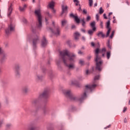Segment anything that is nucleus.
<instances>
[{
  "mask_svg": "<svg viewBox=\"0 0 130 130\" xmlns=\"http://www.w3.org/2000/svg\"><path fill=\"white\" fill-rule=\"evenodd\" d=\"M90 20H91V16H87V18H86V21L87 22H89V21H90Z\"/></svg>",
  "mask_w": 130,
  "mask_h": 130,
  "instance_id": "nucleus-34",
  "label": "nucleus"
},
{
  "mask_svg": "<svg viewBox=\"0 0 130 130\" xmlns=\"http://www.w3.org/2000/svg\"><path fill=\"white\" fill-rule=\"evenodd\" d=\"M79 3H77L76 4V6H79Z\"/></svg>",
  "mask_w": 130,
  "mask_h": 130,
  "instance_id": "nucleus-60",
  "label": "nucleus"
},
{
  "mask_svg": "<svg viewBox=\"0 0 130 130\" xmlns=\"http://www.w3.org/2000/svg\"><path fill=\"white\" fill-rule=\"evenodd\" d=\"M41 45L42 47H45L46 45H47V41L45 38V37H43V40L42 41Z\"/></svg>",
  "mask_w": 130,
  "mask_h": 130,
  "instance_id": "nucleus-14",
  "label": "nucleus"
},
{
  "mask_svg": "<svg viewBox=\"0 0 130 130\" xmlns=\"http://www.w3.org/2000/svg\"><path fill=\"white\" fill-rule=\"evenodd\" d=\"M78 54H83V52H82L81 51H79Z\"/></svg>",
  "mask_w": 130,
  "mask_h": 130,
  "instance_id": "nucleus-50",
  "label": "nucleus"
},
{
  "mask_svg": "<svg viewBox=\"0 0 130 130\" xmlns=\"http://www.w3.org/2000/svg\"><path fill=\"white\" fill-rule=\"evenodd\" d=\"M106 52V48H103L102 49V53H104V52Z\"/></svg>",
  "mask_w": 130,
  "mask_h": 130,
  "instance_id": "nucleus-37",
  "label": "nucleus"
},
{
  "mask_svg": "<svg viewBox=\"0 0 130 130\" xmlns=\"http://www.w3.org/2000/svg\"><path fill=\"white\" fill-rule=\"evenodd\" d=\"M12 11H13V7H12V5H11L8 8V17H10L11 16V14H12Z\"/></svg>",
  "mask_w": 130,
  "mask_h": 130,
  "instance_id": "nucleus-19",
  "label": "nucleus"
},
{
  "mask_svg": "<svg viewBox=\"0 0 130 130\" xmlns=\"http://www.w3.org/2000/svg\"><path fill=\"white\" fill-rule=\"evenodd\" d=\"M7 59V54L3 53L2 55V57L1 59V62H4L5 60Z\"/></svg>",
  "mask_w": 130,
  "mask_h": 130,
  "instance_id": "nucleus-17",
  "label": "nucleus"
},
{
  "mask_svg": "<svg viewBox=\"0 0 130 130\" xmlns=\"http://www.w3.org/2000/svg\"><path fill=\"white\" fill-rule=\"evenodd\" d=\"M81 21L82 22V26L83 27H85V26L86 25V22L85 21V19H82L81 20Z\"/></svg>",
  "mask_w": 130,
  "mask_h": 130,
  "instance_id": "nucleus-24",
  "label": "nucleus"
},
{
  "mask_svg": "<svg viewBox=\"0 0 130 130\" xmlns=\"http://www.w3.org/2000/svg\"><path fill=\"white\" fill-rule=\"evenodd\" d=\"M43 75H41L40 74H36L35 76V80L37 83H39L42 81L43 80Z\"/></svg>",
  "mask_w": 130,
  "mask_h": 130,
  "instance_id": "nucleus-9",
  "label": "nucleus"
},
{
  "mask_svg": "<svg viewBox=\"0 0 130 130\" xmlns=\"http://www.w3.org/2000/svg\"><path fill=\"white\" fill-rule=\"evenodd\" d=\"M54 5H55V3L53 1H51L48 5V8H50V9H52V10H53V13H55V11L54 9Z\"/></svg>",
  "mask_w": 130,
  "mask_h": 130,
  "instance_id": "nucleus-12",
  "label": "nucleus"
},
{
  "mask_svg": "<svg viewBox=\"0 0 130 130\" xmlns=\"http://www.w3.org/2000/svg\"><path fill=\"white\" fill-rule=\"evenodd\" d=\"M111 15H112V12H110V13L109 14V17H110V16H111Z\"/></svg>",
  "mask_w": 130,
  "mask_h": 130,
  "instance_id": "nucleus-54",
  "label": "nucleus"
},
{
  "mask_svg": "<svg viewBox=\"0 0 130 130\" xmlns=\"http://www.w3.org/2000/svg\"><path fill=\"white\" fill-rule=\"evenodd\" d=\"M48 95H49V89L47 88L45 89L44 92L39 95L38 100H35L32 102V104H36V103H37L39 100L42 99V98H47V97H48Z\"/></svg>",
  "mask_w": 130,
  "mask_h": 130,
  "instance_id": "nucleus-4",
  "label": "nucleus"
},
{
  "mask_svg": "<svg viewBox=\"0 0 130 130\" xmlns=\"http://www.w3.org/2000/svg\"><path fill=\"white\" fill-rule=\"evenodd\" d=\"M99 52H100V50L99 48H97L95 50V61L96 62L95 70H96V71H99V72H101V71H102V63H103V61L99 56Z\"/></svg>",
  "mask_w": 130,
  "mask_h": 130,
  "instance_id": "nucleus-3",
  "label": "nucleus"
},
{
  "mask_svg": "<svg viewBox=\"0 0 130 130\" xmlns=\"http://www.w3.org/2000/svg\"><path fill=\"white\" fill-rule=\"evenodd\" d=\"M107 46L109 47V48H110V49H111V45H110V44H109V42L108 43Z\"/></svg>",
  "mask_w": 130,
  "mask_h": 130,
  "instance_id": "nucleus-41",
  "label": "nucleus"
},
{
  "mask_svg": "<svg viewBox=\"0 0 130 130\" xmlns=\"http://www.w3.org/2000/svg\"><path fill=\"white\" fill-rule=\"evenodd\" d=\"M47 16H48L49 17H50V14H49V13L47 12Z\"/></svg>",
  "mask_w": 130,
  "mask_h": 130,
  "instance_id": "nucleus-57",
  "label": "nucleus"
},
{
  "mask_svg": "<svg viewBox=\"0 0 130 130\" xmlns=\"http://www.w3.org/2000/svg\"><path fill=\"white\" fill-rule=\"evenodd\" d=\"M91 56H88L87 57V58H88V59H90L91 58Z\"/></svg>",
  "mask_w": 130,
  "mask_h": 130,
  "instance_id": "nucleus-56",
  "label": "nucleus"
},
{
  "mask_svg": "<svg viewBox=\"0 0 130 130\" xmlns=\"http://www.w3.org/2000/svg\"><path fill=\"white\" fill-rule=\"evenodd\" d=\"M3 50L0 48V54H3Z\"/></svg>",
  "mask_w": 130,
  "mask_h": 130,
  "instance_id": "nucleus-48",
  "label": "nucleus"
},
{
  "mask_svg": "<svg viewBox=\"0 0 130 130\" xmlns=\"http://www.w3.org/2000/svg\"><path fill=\"white\" fill-rule=\"evenodd\" d=\"M99 18H100L99 14H96V19L97 21H99Z\"/></svg>",
  "mask_w": 130,
  "mask_h": 130,
  "instance_id": "nucleus-39",
  "label": "nucleus"
},
{
  "mask_svg": "<svg viewBox=\"0 0 130 130\" xmlns=\"http://www.w3.org/2000/svg\"><path fill=\"white\" fill-rule=\"evenodd\" d=\"M12 126V124H7L6 125V127H7V128H10V127H11Z\"/></svg>",
  "mask_w": 130,
  "mask_h": 130,
  "instance_id": "nucleus-36",
  "label": "nucleus"
},
{
  "mask_svg": "<svg viewBox=\"0 0 130 130\" xmlns=\"http://www.w3.org/2000/svg\"><path fill=\"white\" fill-rule=\"evenodd\" d=\"M95 30H93L92 29L89 30L88 31V34H89V35H92L93 34V33H94V31Z\"/></svg>",
  "mask_w": 130,
  "mask_h": 130,
  "instance_id": "nucleus-29",
  "label": "nucleus"
},
{
  "mask_svg": "<svg viewBox=\"0 0 130 130\" xmlns=\"http://www.w3.org/2000/svg\"><path fill=\"white\" fill-rule=\"evenodd\" d=\"M72 85H76V84H78V80H72Z\"/></svg>",
  "mask_w": 130,
  "mask_h": 130,
  "instance_id": "nucleus-28",
  "label": "nucleus"
},
{
  "mask_svg": "<svg viewBox=\"0 0 130 130\" xmlns=\"http://www.w3.org/2000/svg\"><path fill=\"white\" fill-rule=\"evenodd\" d=\"M91 46H92L93 47H95V43H94V42H92L91 43Z\"/></svg>",
  "mask_w": 130,
  "mask_h": 130,
  "instance_id": "nucleus-44",
  "label": "nucleus"
},
{
  "mask_svg": "<svg viewBox=\"0 0 130 130\" xmlns=\"http://www.w3.org/2000/svg\"><path fill=\"white\" fill-rule=\"evenodd\" d=\"M35 13L38 18L37 26L39 29H40L42 27V16H41V14L40 13V10H36Z\"/></svg>",
  "mask_w": 130,
  "mask_h": 130,
  "instance_id": "nucleus-5",
  "label": "nucleus"
},
{
  "mask_svg": "<svg viewBox=\"0 0 130 130\" xmlns=\"http://www.w3.org/2000/svg\"><path fill=\"white\" fill-rule=\"evenodd\" d=\"M114 33H115V31L113 30L110 36V38L112 39L113 38V36H114Z\"/></svg>",
  "mask_w": 130,
  "mask_h": 130,
  "instance_id": "nucleus-33",
  "label": "nucleus"
},
{
  "mask_svg": "<svg viewBox=\"0 0 130 130\" xmlns=\"http://www.w3.org/2000/svg\"><path fill=\"white\" fill-rule=\"evenodd\" d=\"M67 23L68 21L66 19H63L61 21V26L63 27V26H66L67 25Z\"/></svg>",
  "mask_w": 130,
  "mask_h": 130,
  "instance_id": "nucleus-23",
  "label": "nucleus"
},
{
  "mask_svg": "<svg viewBox=\"0 0 130 130\" xmlns=\"http://www.w3.org/2000/svg\"><path fill=\"white\" fill-rule=\"evenodd\" d=\"M28 130H35V127L34 126L30 125L28 127Z\"/></svg>",
  "mask_w": 130,
  "mask_h": 130,
  "instance_id": "nucleus-31",
  "label": "nucleus"
},
{
  "mask_svg": "<svg viewBox=\"0 0 130 130\" xmlns=\"http://www.w3.org/2000/svg\"><path fill=\"white\" fill-rule=\"evenodd\" d=\"M113 23H116V19H115V16H114L113 17Z\"/></svg>",
  "mask_w": 130,
  "mask_h": 130,
  "instance_id": "nucleus-45",
  "label": "nucleus"
},
{
  "mask_svg": "<svg viewBox=\"0 0 130 130\" xmlns=\"http://www.w3.org/2000/svg\"><path fill=\"white\" fill-rule=\"evenodd\" d=\"M104 19H106V20H107L108 19V18H107V17L106 16V14H104Z\"/></svg>",
  "mask_w": 130,
  "mask_h": 130,
  "instance_id": "nucleus-46",
  "label": "nucleus"
},
{
  "mask_svg": "<svg viewBox=\"0 0 130 130\" xmlns=\"http://www.w3.org/2000/svg\"><path fill=\"white\" fill-rule=\"evenodd\" d=\"M82 40H85V37H82Z\"/></svg>",
  "mask_w": 130,
  "mask_h": 130,
  "instance_id": "nucleus-59",
  "label": "nucleus"
},
{
  "mask_svg": "<svg viewBox=\"0 0 130 130\" xmlns=\"http://www.w3.org/2000/svg\"><path fill=\"white\" fill-rule=\"evenodd\" d=\"M22 2H27V0H21Z\"/></svg>",
  "mask_w": 130,
  "mask_h": 130,
  "instance_id": "nucleus-61",
  "label": "nucleus"
},
{
  "mask_svg": "<svg viewBox=\"0 0 130 130\" xmlns=\"http://www.w3.org/2000/svg\"><path fill=\"white\" fill-rule=\"evenodd\" d=\"M50 30L52 33H53V34L56 35V36H58V35H59V33H60V31L59 30V27L58 26H57L56 27V31H53V29L51 28H50Z\"/></svg>",
  "mask_w": 130,
  "mask_h": 130,
  "instance_id": "nucleus-10",
  "label": "nucleus"
},
{
  "mask_svg": "<svg viewBox=\"0 0 130 130\" xmlns=\"http://www.w3.org/2000/svg\"><path fill=\"white\" fill-rule=\"evenodd\" d=\"M74 3H80L78 0H74Z\"/></svg>",
  "mask_w": 130,
  "mask_h": 130,
  "instance_id": "nucleus-52",
  "label": "nucleus"
},
{
  "mask_svg": "<svg viewBox=\"0 0 130 130\" xmlns=\"http://www.w3.org/2000/svg\"><path fill=\"white\" fill-rule=\"evenodd\" d=\"M106 56L107 59H109V58H110V56H111V52L110 51H109L107 52Z\"/></svg>",
  "mask_w": 130,
  "mask_h": 130,
  "instance_id": "nucleus-22",
  "label": "nucleus"
},
{
  "mask_svg": "<svg viewBox=\"0 0 130 130\" xmlns=\"http://www.w3.org/2000/svg\"><path fill=\"white\" fill-rule=\"evenodd\" d=\"M27 4H24L23 7L19 6V10L20 12H24L27 8Z\"/></svg>",
  "mask_w": 130,
  "mask_h": 130,
  "instance_id": "nucleus-16",
  "label": "nucleus"
},
{
  "mask_svg": "<svg viewBox=\"0 0 130 130\" xmlns=\"http://www.w3.org/2000/svg\"><path fill=\"white\" fill-rule=\"evenodd\" d=\"M79 8L78 9V11H79V12H81V11H82V8H81V5L80 4L79 5Z\"/></svg>",
  "mask_w": 130,
  "mask_h": 130,
  "instance_id": "nucleus-43",
  "label": "nucleus"
},
{
  "mask_svg": "<svg viewBox=\"0 0 130 130\" xmlns=\"http://www.w3.org/2000/svg\"><path fill=\"white\" fill-rule=\"evenodd\" d=\"M70 17L71 18H74L75 22H76L77 24L80 23V19H79V17H78V16L75 15L73 13H71L70 14Z\"/></svg>",
  "mask_w": 130,
  "mask_h": 130,
  "instance_id": "nucleus-11",
  "label": "nucleus"
},
{
  "mask_svg": "<svg viewBox=\"0 0 130 130\" xmlns=\"http://www.w3.org/2000/svg\"><path fill=\"white\" fill-rule=\"evenodd\" d=\"M86 75H89V71L88 70H87L86 71Z\"/></svg>",
  "mask_w": 130,
  "mask_h": 130,
  "instance_id": "nucleus-53",
  "label": "nucleus"
},
{
  "mask_svg": "<svg viewBox=\"0 0 130 130\" xmlns=\"http://www.w3.org/2000/svg\"><path fill=\"white\" fill-rule=\"evenodd\" d=\"M97 5H98L97 3H95L94 7H97Z\"/></svg>",
  "mask_w": 130,
  "mask_h": 130,
  "instance_id": "nucleus-58",
  "label": "nucleus"
},
{
  "mask_svg": "<svg viewBox=\"0 0 130 130\" xmlns=\"http://www.w3.org/2000/svg\"><path fill=\"white\" fill-rule=\"evenodd\" d=\"M89 7L93 6V0H88Z\"/></svg>",
  "mask_w": 130,
  "mask_h": 130,
  "instance_id": "nucleus-30",
  "label": "nucleus"
},
{
  "mask_svg": "<svg viewBox=\"0 0 130 130\" xmlns=\"http://www.w3.org/2000/svg\"><path fill=\"white\" fill-rule=\"evenodd\" d=\"M102 55H103V56H105V54L104 53L102 54Z\"/></svg>",
  "mask_w": 130,
  "mask_h": 130,
  "instance_id": "nucleus-63",
  "label": "nucleus"
},
{
  "mask_svg": "<svg viewBox=\"0 0 130 130\" xmlns=\"http://www.w3.org/2000/svg\"><path fill=\"white\" fill-rule=\"evenodd\" d=\"M82 32H83L84 33H85V32H86V30H85V29H81Z\"/></svg>",
  "mask_w": 130,
  "mask_h": 130,
  "instance_id": "nucleus-55",
  "label": "nucleus"
},
{
  "mask_svg": "<svg viewBox=\"0 0 130 130\" xmlns=\"http://www.w3.org/2000/svg\"><path fill=\"white\" fill-rule=\"evenodd\" d=\"M103 13H104V10H103V8H102V7H101L100 8L99 14L101 15L103 14Z\"/></svg>",
  "mask_w": 130,
  "mask_h": 130,
  "instance_id": "nucleus-25",
  "label": "nucleus"
},
{
  "mask_svg": "<svg viewBox=\"0 0 130 130\" xmlns=\"http://www.w3.org/2000/svg\"><path fill=\"white\" fill-rule=\"evenodd\" d=\"M126 110H127V108H126V107H124L123 110V112H125V111H126Z\"/></svg>",
  "mask_w": 130,
  "mask_h": 130,
  "instance_id": "nucleus-40",
  "label": "nucleus"
},
{
  "mask_svg": "<svg viewBox=\"0 0 130 130\" xmlns=\"http://www.w3.org/2000/svg\"><path fill=\"white\" fill-rule=\"evenodd\" d=\"M68 44H70V41L67 42Z\"/></svg>",
  "mask_w": 130,
  "mask_h": 130,
  "instance_id": "nucleus-64",
  "label": "nucleus"
},
{
  "mask_svg": "<svg viewBox=\"0 0 130 130\" xmlns=\"http://www.w3.org/2000/svg\"><path fill=\"white\" fill-rule=\"evenodd\" d=\"M14 30H15V25L11 23L8 26V28L6 29V34L7 35H9V34L11 32H13Z\"/></svg>",
  "mask_w": 130,
  "mask_h": 130,
  "instance_id": "nucleus-6",
  "label": "nucleus"
},
{
  "mask_svg": "<svg viewBox=\"0 0 130 130\" xmlns=\"http://www.w3.org/2000/svg\"><path fill=\"white\" fill-rule=\"evenodd\" d=\"M100 25H101V27L103 28V22H101Z\"/></svg>",
  "mask_w": 130,
  "mask_h": 130,
  "instance_id": "nucleus-49",
  "label": "nucleus"
},
{
  "mask_svg": "<svg viewBox=\"0 0 130 130\" xmlns=\"http://www.w3.org/2000/svg\"><path fill=\"white\" fill-rule=\"evenodd\" d=\"M96 85L93 84L92 85H87L85 86L84 92L82 93L80 98L74 95L71 90H66L63 91V93L66 97L71 101H78L79 102H83L84 99L87 97V93L92 92L93 89L96 88Z\"/></svg>",
  "mask_w": 130,
  "mask_h": 130,
  "instance_id": "nucleus-1",
  "label": "nucleus"
},
{
  "mask_svg": "<svg viewBox=\"0 0 130 130\" xmlns=\"http://www.w3.org/2000/svg\"><path fill=\"white\" fill-rule=\"evenodd\" d=\"M97 36H98V37H102V38H104V37H105V35L103 34V32L99 31L97 34Z\"/></svg>",
  "mask_w": 130,
  "mask_h": 130,
  "instance_id": "nucleus-20",
  "label": "nucleus"
},
{
  "mask_svg": "<svg viewBox=\"0 0 130 130\" xmlns=\"http://www.w3.org/2000/svg\"><path fill=\"white\" fill-rule=\"evenodd\" d=\"M72 29H75V28H76V25H73L72 26Z\"/></svg>",
  "mask_w": 130,
  "mask_h": 130,
  "instance_id": "nucleus-51",
  "label": "nucleus"
},
{
  "mask_svg": "<svg viewBox=\"0 0 130 130\" xmlns=\"http://www.w3.org/2000/svg\"><path fill=\"white\" fill-rule=\"evenodd\" d=\"M20 65L19 64H16L14 67V72L15 76L16 77H19L21 74L20 73Z\"/></svg>",
  "mask_w": 130,
  "mask_h": 130,
  "instance_id": "nucleus-7",
  "label": "nucleus"
},
{
  "mask_svg": "<svg viewBox=\"0 0 130 130\" xmlns=\"http://www.w3.org/2000/svg\"><path fill=\"white\" fill-rule=\"evenodd\" d=\"M32 3L34 4L35 3V0H32Z\"/></svg>",
  "mask_w": 130,
  "mask_h": 130,
  "instance_id": "nucleus-62",
  "label": "nucleus"
},
{
  "mask_svg": "<svg viewBox=\"0 0 130 130\" xmlns=\"http://www.w3.org/2000/svg\"><path fill=\"white\" fill-rule=\"evenodd\" d=\"M60 54L65 66L68 67L70 69L75 68V64H70L71 62H74L75 59H76V55L75 54L70 53L69 50H65L60 52Z\"/></svg>",
  "mask_w": 130,
  "mask_h": 130,
  "instance_id": "nucleus-2",
  "label": "nucleus"
},
{
  "mask_svg": "<svg viewBox=\"0 0 130 130\" xmlns=\"http://www.w3.org/2000/svg\"><path fill=\"white\" fill-rule=\"evenodd\" d=\"M107 29L110 28V20L108 21L107 22Z\"/></svg>",
  "mask_w": 130,
  "mask_h": 130,
  "instance_id": "nucleus-27",
  "label": "nucleus"
},
{
  "mask_svg": "<svg viewBox=\"0 0 130 130\" xmlns=\"http://www.w3.org/2000/svg\"><path fill=\"white\" fill-rule=\"evenodd\" d=\"M83 14H84L85 15H86L87 14V10H86V9H84L83 10Z\"/></svg>",
  "mask_w": 130,
  "mask_h": 130,
  "instance_id": "nucleus-42",
  "label": "nucleus"
},
{
  "mask_svg": "<svg viewBox=\"0 0 130 130\" xmlns=\"http://www.w3.org/2000/svg\"><path fill=\"white\" fill-rule=\"evenodd\" d=\"M100 78V76H95L94 80V81H96V80H99Z\"/></svg>",
  "mask_w": 130,
  "mask_h": 130,
  "instance_id": "nucleus-35",
  "label": "nucleus"
},
{
  "mask_svg": "<svg viewBox=\"0 0 130 130\" xmlns=\"http://www.w3.org/2000/svg\"><path fill=\"white\" fill-rule=\"evenodd\" d=\"M75 39L76 40H78L79 39V37H80V33L76 32L74 35Z\"/></svg>",
  "mask_w": 130,
  "mask_h": 130,
  "instance_id": "nucleus-21",
  "label": "nucleus"
},
{
  "mask_svg": "<svg viewBox=\"0 0 130 130\" xmlns=\"http://www.w3.org/2000/svg\"><path fill=\"white\" fill-rule=\"evenodd\" d=\"M124 123H127V119H126V118H124Z\"/></svg>",
  "mask_w": 130,
  "mask_h": 130,
  "instance_id": "nucleus-47",
  "label": "nucleus"
},
{
  "mask_svg": "<svg viewBox=\"0 0 130 130\" xmlns=\"http://www.w3.org/2000/svg\"><path fill=\"white\" fill-rule=\"evenodd\" d=\"M111 31V28H108V31L107 32L106 37H108L109 36V34H110V31Z\"/></svg>",
  "mask_w": 130,
  "mask_h": 130,
  "instance_id": "nucleus-26",
  "label": "nucleus"
},
{
  "mask_svg": "<svg viewBox=\"0 0 130 130\" xmlns=\"http://www.w3.org/2000/svg\"><path fill=\"white\" fill-rule=\"evenodd\" d=\"M68 12V6L66 5H62V13L61 15L67 13Z\"/></svg>",
  "mask_w": 130,
  "mask_h": 130,
  "instance_id": "nucleus-15",
  "label": "nucleus"
},
{
  "mask_svg": "<svg viewBox=\"0 0 130 130\" xmlns=\"http://www.w3.org/2000/svg\"><path fill=\"white\" fill-rule=\"evenodd\" d=\"M96 25V22L95 21H93L90 23V26L92 28L93 31H96V27L95 26Z\"/></svg>",
  "mask_w": 130,
  "mask_h": 130,
  "instance_id": "nucleus-18",
  "label": "nucleus"
},
{
  "mask_svg": "<svg viewBox=\"0 0 130 130\" xmlns=\"http://www.w3.org/2000/svg\"><path fill=\"white\" fill-rule=\"evenodd\" d=\"M39 43V37L38 36H36L32 41V46L34 48H36L37 46V44Z\"/></svg>",
  "mask_w": 130,
  "mask_h": 130,
  "instance_id": "nucleus-8",
  "label": "nucleus"
},
{
  "mask_svg": "<svg viewBox=\"0 0 130 130\" xmlns=\"http://www.w3.org/2000/svg\"><path fill=\"white\" fill-rule=\"evenodd\" d=\"M21 92L23 94H27L29 92V87L28 86H24L22 88Z\"/></svg>",
  "mask_w": 130,
  "mask_h": 130,
  "instance_id": "nucleus-13",
  "label": "nucleus"
},
{
  "mask_svg": "<svg viewBox=\"0 0 130 130\" xmlns=\"http://www.w3.org/2000/svg\"><path fill=\"white\" fill-rule=\"evenodd\" d=\"M84 60H82V59L79 60V64L83 66V64H84Z\"/></svg>",
  "mask_w": 130,
  "mask_h": 130,
  "instance_id": "nucleus-32",
  "label": "nucleus"
},
{
  "mask_svg": "<svg viewBox=\"0 0 130 130\" xmlns=\"http://www.w3.org/2000/svg\"><path fill=\"white\" fill-rule=\"evenodd\" d=\"M110 127H111V124L107 126L106 127L104 128V129H107V128H110Z\"/></svg>",
  "mask_w": 130,
  "mask_h": 130,
  "instance_id": "nucleus-38",
  "label": "nucleus"
}]
</instances>
